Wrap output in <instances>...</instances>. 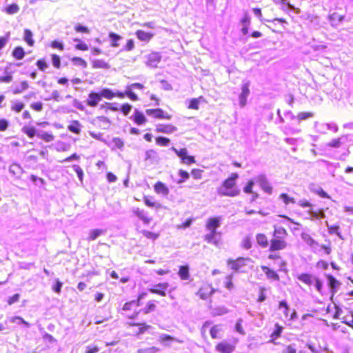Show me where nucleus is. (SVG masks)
<instances>
[{
  "label": "nucleus",
  "instance_id": "f257e3e1",
  "mask_svg": "<svg viewBox=\"0 0 353 353\" xmlns=\"http://www.w3.org/2000/svg\"><path fill=\"white\" fill-rule=\"evenodd\" d=\"M239 178L237 173H232L229 178L225 179L217 192L221 196H236L240 194V190L236 187V180Z\"/></svg>",
  "mask_w": 353,
  "mask_h": 353
},
{
  "label": "nucleus",
  "instance_id": "f03ea898",
  "mask_svg": "<svg viewBox=\"0 0 353 353\" xmlns=\"http://www.w3.org/2000/svg\"><path fill=\"white\" fill-rule=\"evenodd\" d=\"M115 93L108 88L103 89L99 93H90V105H96L101 100V97L111 99L115 97Z\"/></svg>",
  "mask_w": 353,
  "mask_h": 353
},
{
  "label": "nucleus",
  "instance_id": "7ed1b4c3",
  "mask_svg": "<svg viewBox=\"0 0 353 353\" xmlns=\"http://www.w3.org/2000/svg\"><path fill=\"white\" fill-rule=\"evenodd\" d=\"M314 126L316 128V130L317 132L321 134H325L327 130L332 131L333 132L336 133L339 130L338 125L334 123H318L316 122L314 124Z\"/></svg>",
  "mask_w": 353,
  "mask_h": 353
},
{
  "label": "nucleus",
  "instance_id": "20e7f679",
  "mask_svg": "<svg viewBox=\"0 0 353 353\" xmlns=\"http://www.w3.org/2000/svg\"><path fill=\"white\" fill-rule=\"evenodd\" d=\"M171 150L174 151L179 157L181 158L182 163L191 165L195 162L194 157L188 155V150L186 148H181L179 150L174 147H172Z\"/></svg>",
  "mask_w": 353,
  "mask_h": 353
},
{
  "label": "nucleus",
  "instance_id": "39448f33",
  "mask_svg": "<svg viewBox=\"0 0 353 353\" xmlns=\"http://www.w3.org/2000/svg\"><path fill=\"white\" fill-rule=\"evenodd\" d=\"M301 237L314 252H316L320 250L319 243L315 241L308 233L302 232Z\"/></svg>",
  "mask_w": 353,
  "mask_h": 353
},
{
  "label": "nucleus",
  "instance_id": "423d86ee",
  "mask_svg": "<svg viewBox=\"0 0 353 353\" xmlns=\"http://www.w3.org/2000/svg\"><path fill=\"white\" fill-rule=\"evenodd\" d=\"M146 65L152 68H157L161 60V56L160 53L157 52H151L146 57Z\"/></svg>",
  "mask_w": 353,
  "mask_h": 353
},
{
  "label": "nucleus",
  "instance_id": "0eeeda50",
  "mask_svg": "<svg viewBox=\"0 0 353 353\" xmlns=\"http://www.w3.org/2000/svg\"><path fill=\"white\" fill-rule=\"evenodd\" d=\"M255 181L259 183L261 189L266 193L270 194L272 192V187L268 182L264 174H261L255 178Z\"/></svg>",
  "mask_w": 353,
  "mask_h": 353
},
{
  "label": "nucleus",
  "instance_id": "6e6552de",
  "mask_svg": "<svg viewBox=\"0 0 353 353\" xmlns=\"http://www.w3.org/2000/svg\"><path fill=\"white\" fill-rule=\"evenodd\" d=\"M237 341V340H235L233 343L223 341L216 346V349L220 353H231L234 350Z\"/></svg>",
  "mask_w": 353,
  "mask_h": 353
},
{
  "label": "nucleus",
  "instance_id": "1a4fd4ad",
  "mask_svg": "<svg viewBox=\"0 0 353 353\" xmlns=\"http://www.w3.org/2000/svg\"><path fill=\"white\" fill-rule=\"evenodd\" d=\"M250 83L248 81L243 83L241 86V92L239 94V105L243 108L247 103V99L250 94Z\"/></svg>",
  "mask_w": 353,
  "mask_h": 353
},
{
  "label": "nucleus",
  "instance_id": "9d476101",
  "mask_svg": "<svg viewBox=\"0 0 353 353\" xmlns=\"http://www.w3.org/2000/svg\"><path fill=\"white\" fill-rule=\"evenodd\" d=\"M287 247V243L285 239L274 237L270 241V250L276 251L283 250Z\"/></svg>",
  "mask_w": 353,
  "mask_h": 353
},
{
  "label": "nucleus",
  "instance_id": "9b49d317",
  "mask_svg": "<svg viewBox=\"0 0 353 353\" xmlns=\"http://www.w3.org/2000/svg\"><path fill=\"white\" fill-rule=\"evenodd\" d=\"M145 113L148 116H151L154 118H157V119H170L171 118L170 115H169L168 113H165L163 110H161L160 108L147 109L145 111Z\"/></svg>",
  "mask_w": 353,
  "mask_h": 353
},
{
  "label": "nucleus",
  "instance_id": "f8f14e48",
  "mask_svg": "<svg viewBox=\"0 0 353 353\" xmlns=\"http://www.w3.org/2000/svg\"><path fill=\"white\" fill-rule=\"evenodd\" d=\"M168 286L169 284L168 283H159L154 285L152 288H150L149 291L152 294L165 296L166 295L165 290L168 289Z\"/></svg>",
  "mask_w": 353,
  "mask_h": 353
},
{
  "label": "nucleus",
  "instance_id": "ddd939ff",
  "mask_svg": "<svg viewBox=\"0 0 353 353\" xmlns=\"http://www.w3.org/2000/svg\"><path fill=\"white\" fill-rule=\"evenodd\" d=\"M221 216L210 217L206 223V229L209 231H216V228L221 225Z\"/></svg>",
  "mask_w": 353,
  "mask_h": 353
},
{
  "label": "nucleus",
  "instance_id": "4468645a",
  "mask_svg": "<svg viewBox=\"0 0 353 353\" xmlns=\"http://www.w3.org/2000/svg\"><path fill=\"white\" fill-rule=\"evenodd\" d=\"M132 212L139 219L143 222V223L149 224L150 223L151 218L148 217V213L145 210L139 208H133Z\"/></svg>",
  "mask_w": 353,
  "mask_h": 353
},
{
  "label": "nucleus",
  "instance_id": "2eb2a0df",
  "mask_svg": "<svg viewBox=\"0 0 353 353\" xmlns=\"http://www.w3.org/2000/svg\"><path fill=\"white\" fill-rule=\"evenodd\" d=\"M156 130L160 133L172 134L177 130V128L171 124H159L157 126Z\"/></svg>",
  "mask_w": 353,
  "mask_h": 353
},
{
  "label": "nucleus",
  "instance_id": "dca6fc26",
  "mask_svg": "<svg viewBox=\"0 0 353 353\" xmlns=\"http://www.w3.org/2000/svg\"><path fill=\"white\" fill-rule=\"evenodd\" d=\"M154 190L156 193L167 196L169 194L168 188L162 182L158 181L154 185Z\"/></svg>",
  "mask_w": 353,
  "mask_h": 353
},
{
  "label": "nucleus",
  "instance_id": "f3484780",
  "mask_svg": "<svg viewBox=\"0 0 353 353\" xmlns=\"http://www.w3.org/2000/svg\"><path fill=\"white\" fill-rule=\"evenodd\" d=\"M246 259L244 258H239L236 260H228V264L230 265L231 269L237 271L239 270L241 267L244 266L245 261H246Z\"/></svg>",
  "mask_w": 353,
  "mask_h": 353
},
{
  "label": "nucleus",
  "instance_id": "a211bd4d",
  "mask_svg": "<svg viewBox=\"0 0 353 353\" xmlns=\"http://www.w3.org/2000/svg\"><path fill=\"white\" fill-rule=\"evenodd\" d=\"M135 34L139 40L145 43H148L154 37V34L139 30L135 32Z\"/></svg>",
  "mask_w": 353,
  "mask_h": 353
},
{
  "label": "nucleus",
  "instance_id": "6ab92c4d",
  "mask_svg": "<svg viewBox=\"0 0 353 353\" xmlns=\"http://www.w3.org/2000/svg\"><path fill=\"white\" fill-rule=\"evenodd\" d=\"M205 240L214 245H218L219 242V233L216 231H210V233L205 236Z\"/></svg>",
  "mask_w": 353,
  "mask_h": 353
},
{
  "label": "nucleus",
  "instance_id": "aec40b11",
  "mask_svg": "<svg viewBox=\"0 0 353 353\" xmlns=\"http://www.w3.org/2000/svg\"><path fill=\"white\" fill-rule=\"evenodd\" d=\"M214 292V290L210 287V286H205L203 288H201L197 294L199 296V297L201 299L205 300L208 297H210Z\"/></svg>",
  "mask_w": 353,
  "mask_h": 353
},
{
  "label": "nucleus",
  "instance_id": "412c9836",
  "mask_svg": "<svg viewBox=\"0 0 353 353\" xmlns=\"http://www.w3.org/2000/svg\"><path fill=\"white\" fill-rule=\"evenodd\" d=\"M346 140L347 136H341L337 139H332L327 143V145L330 148H339L341 147Z\"/></svg>",
  "mask_w": 353,
  "mask_h": 353
},
{
  "label": "nucleus",
  "instance_id": "4be33fe9",
  "mask_svg": "<svg viewBox=\"0 0 353 353\" xmlns=\"http://www.w3.org/2000/svg\"><path fill=\"white\" fill-rule=\"evenodd\" d=\"M12 56L15 60L19 61L25 57L26 52L21 46H18L13 49Z\"/></svg>",
  "mask_w": 353,
  "mask_h": 353
},
{
  "label": "nucleus",
  "instance_id": "5701e85b",
  "mask_svg": "<svg viewBox=\"0 0 353 353\" xmlns=\"http://www.w3.org/2000/svg\"><path fill=\"white\" fill-rule=\"evenodd\" d=\"M131 118L139 125H141L146 122L145 117L138 110H134V114Z\"/></svg>",
  "mask_w": 353,
  "mask_h": 353
},
{
  "label": "nucleus",
  "instance_id": "b1692460",
  "mask_svg": "<svg viewBox=\"0 0 353 353\" xmlns=\"http://www.w3.org/2000/svg\"><path fill=\"white\" fill-rule=\"evenodd\" d=\"M310 190L320 196L321 198H330V196L325 192L320 186L312 184L310 186Z\"/></svg>",
  "mask_w": 353,
  "mask_h": 353
},
{
  "label": "nucleus",
  "instance_id": "393cba45",
  "mask_svg": "<svg viewBox=\"0 0 353 353\" xmlns=\"http://www.w3.org/2000/svg\"><path fill=\"white\" fill-rule=\"evenodd\" d=\"M273 236L276 238L285 239L286 236H288V232L283 227H274Z\"/></svg>",
  "mask_w": 353,
  "mask_h": 353
},
{
  "label": "nucleus",
  "instance_id": "a878e982",
  "mask_svg": "<svg viewBox=\"0 0 353 353\" xmlns=\"http://www.w3.org/2000/svg\"><path fill=\"white\" fill-rule=\"evenodd\" d=\"M261 269L268 279H271L274 281H278L279 279V275L270 268L266 266H262Z\"/></svg>",
  "mask_w": 353,
  "mask_h": 353
},
{
  "label": "nucleus",
  "instance_id": "bb28decb",
  "mask_svg": "<svg viewBox=\"0 0 353 353\" xmlns=\"http://www.w3.org/2000/svg\"><path fill=\"white\" fill-rule=\"evenodd\" d=\"M109 38L110 41V46L113 48H117L119 46V41L122 39V37L120 35L114 33V32H110L109 34Z\"/></svg>",
  "mask_w": 353,
  "mask_h": 353
},
{
  "label": "nucleus",
  "instance_id": "cd10ccee",
  "mask_svg": "<svg viewBox=\"0 0 353 353\" xmlns=\"http://www.w3.org/2000/svg\"><path fill=\"white\" fill-rule=\"evenodd\" d=\"M93 68L109 69L110 65L103 59H94L92 62Z\"/></svg>",
  "mask_w": 353,
  "mask_h": 353
},
{
  "label": "nucleus",
  "instance_id": "c85d7f7f",
  "mask_svg": "<svg viewBox=\"0 0 353 353\" xmlns=\"http://www.w3.org/2000/svg\"><path fill=\"white\" fill-rule=\"evenodd\" d=\"M32 37V33L29 29L24 30V41L30 47H32L34 44V41Z\"/></svg>",
  "mask_w": 353,
  "mask_h": 353
},
{
  "label": "nucleus",
  "instance_id": "c756f323",
  "mask_svg": "<svg viewBox=\"0 0 353 353\" xmlns=\"http://www.w3.org/2000/svg\"><path fill=\"white\" fill-rule=\"evenodd\" d=\"M283 327L279 325L278 323L275 325V330L271 334V339L270 340V343H274V340L278 339L282 332Z\"/></svg>",
  "mask_w": 353,
  "mask_h": 353
},
{
  "label": "nucleus",
  "instance_id": "7c9ffc66",
  "mask_svg": "<svg viewBox=\"0 0 353 353\" xmlns=\"http://www.w3.org/2000/svg\"><path fill=\"white\" fill-rule=\"evenodd\" d=\"M145 160H150L151 163H154L158 159L157 152L154 150H148L145 152Z\"/></svg>",
  "mask_w": 353,
  "mask_h": 353
},
{
  "label": "nucleus",
  "instance_id": "2f4dec72",
  "mask_svg": "<svg viewBox=\"0 0 353 353\" xmlns=\"http://www.w3.org/2000/svg\"><path fill=\"white\" fill-rule=\"evenodd\" d=\"M25 107V104L21 101H17L12 103L10 109L15 113L21 112Z\"/></svg>",
  "mask_w": 353,
  "mask_h": 353
},
{
  "label": "nucleus",
  "instance_id": "473e14b6",
  "mask_svg": "<svg viewBox=\"0 0 353 353\" xmlns=\"http://www.w3.org/2000/svg\"><path fill=\"white\" fill-rule=\"evenodd\" d=\"M257 243L263 248H266L268 245V241L266 236L263 234H258L256 235Z\"/></svg>",
  "mask_w": 353,
  "mask_h": 353
},
{
  "label": "nucleus",
  "instance_id": "72a5a7b5",
  "mask_svg": "<svg viewBox=\"0 0 353 353\" xmlns=\"http://www.w3.org/2000/svg\"><path fill=\"white\" fill-rule=\"evenodd\" d=\"M179 275L182 280H188L189 279V268L188 266H181Z\"/></svg>",
  "mask_w": 353,
  "mask_h": 353
},
{
  "label": "nucleus",
  "instance_id": "f704fd0d",
  "mask_svg": "<svg viewBox=\"0 0 353 353\" xmlns=\"http://www.w3.org/2000/svg\"><path fill=\"white\" fill-rule=\"evenodd\" d=\"M68 130L75 134H79L81 132V125L77 121H72L68 127Z\"/></svg>",
  "mask_w": 353,
  "mask_h": 353
},
{
  "label": "nucleus",
  "instance_id": "c9c22d12",
  "mask_svg": "<svg viewBox=\"0 0 353 353\" xmlns=\"http://www.w3.org/2000/svg\"><path fill=\"white\" fill-rule=\"evenodd\" d=\"M22 131L30 139L33 138L36 134V129L32 126H24L22 128Z\"/></svg>",
  "mask_w": 353,
  "mask_h": 353
},
{
  "label": "nucleus",
  "instance_id": "e433bc0d",
  "mask_svg": "<svg viewBox=\"0 0 353 353\" xmlns=\"http://www.w3.org/2000/svg\"><path fill=\"white\" fill-rule=\"evenodd\" d=\"M173 341H176L177 342L182 343V341H178L176 339H174V337H172L170 335H168L166 334H161L159 336V341L161 343H165L166 342Z\"/></svg>",
  "mask_w": 353,
  "mask_h": 353
},
{
  "label": "nucleus",
  "instance_id": "4c0bfd02",
  "mask_svg": "<svg viewBox=\"0 0 353 353\" xmlns=\"http://www.w3.org/2000/svg\"><path fill=\"white\" fill-rule=\"evenodd\" d=\"M19 7L17 3H12L5 8V11L8 14H14L18 12Z\"/></svg>",
  "mask_w": 353,
  "mask_h": 353
},
{
  "label": "nucleus",
  "instance_id": "58836bf2",
  "mask_svg": "<svg viewBox=\"0 0 353 353\" xmlns=\"http://www.w3.org/2000/svg\"><path fill=\"white\" fill-rule=\"evenodd\" d=\"M328 284L332 289V292L339 285V282L332 276H327Z\"/></svg>",
  "mask_w": 353,
  "mask_h": 353
},
{
  "label": "nucleus",
  "instance_id": "ea45409f",
  "mask_svg": "<svg viewBox=\"0 0 353 353\" xmlns=\"http://www.w3.org/2000/svg\"><path fill=\"white\" fill-rule=\"evenodd\" d=\"M299 281L307 285H311L312 283V276L308 274H302L298 276Z\"/></svg>",
  "mask_w": 353,
  "mask_h": 353
},
{
  "label": "nucleus",
  "instance_id": "a19ab883",
  "mask_svg": "<svg viewBox=\"0 0 353 353\" xmlns=\"http://www.w3.org/2000/svg\"><path fill=\"white\" fill-rule=\"evenodd\" d=\"M327 226L328 228V232L330 234H336L340 239H343L342 235L339 232V227L338 225H329L327 223Z\"/></svg>",
  "mask_w": 353,
  "mask_h": 353
},
{
  "label": "nucleus",
  "instance_id": "79ce46f5",
  "mask_svg": "<svg viewBox=\"0 0 353 353\" xmlns=\"http://www.w3.org/2000/svg\"><path fill=\"white\" fill-rule=\"evenodd\" d=\"M221 331V327L220 325H214L210 330V335L212 338L216 339L219 338V333Z\"/></svg>",
  "mask_w": 353,
  "mask_h": 353
},
{
  "label": "nucleus",
  "instance_id": "37998d69",
  "mask_svg": "<svg viewBox=\"0 0 353 353\" xmlns=\"http://www.w3.org/2000/svg\"><path fill=\"white\" fill-rule=\"evenodd\" d=\"M279 198L283 201L285 205H288L290 203H295L296 201L294 198L290 197L287 194L282 193L280 194Z\"/></svg>",
  "mask_w": 353,
  "mask_h": 353
},
{
  "label": "nucleus",
  "instance_id": "c03bdc74",
  "mask_svg": "<svg viewBox=\"0 0 353 353\" xmlns=\"http://www.w3.org/2000/svg\"><path fill=\"white\" fill-rule=\"evenodd\" d=\"M241 246L246 250H249L252 248L251 237L250 236H246L243 239Z\"/></svg>",
  "mask_w": 353,
  "mask_h": 353
},
{
  "label": "nucleus",
  "instance_id": "a18cd8bd",
  "mask_svg": "<svg viewBox=\"0 0 353 353\" xmlns=\"http://www.w3.org/2000/svg\"><path fill=\"white\" fill-rule=\"evenodd\" d=\"M143 200L145 204L148 207H155L157 208H160L161 207V204L153 201L151 198L148 196H145Z\"/></svg>",
  "mask_w": 353,
  "mask_h": 353
},
{
  "label": "nucleus",
  "instance_id": "49530a36",
  "mask_svg": "<svg viewBox=\"0 0 353 353\" xmlns=\"http://www.w3.org/2000/svg\"><path fill=\"white\" fill-rule=\"evenodd\" d=\"M51 58H52V63L53 66L54 68H56L57 69H59L61 68L60 57L56 54H52L51 55Z\"/></svg>",
  "mask_w": 353,
  "mask_h": 353
},
{
  "label": "nucleus",
  "instance_id": "de8ad7c7",
  "mask_svg": "<svg viewBox=\"0 0 353 353\" xmlns=\"http://www.w3.org/2000/svg\"><path fill=\"white\" fill-rule=\"evenodd\" d=\"M170 141L169 139L163 137H159L156 138L157 144L161 146H168L170 143Z\"/></svg>",
  "mask_w": 353,
  "mask_h": 353
},
{
  "label": "nucleus",
  "instance_id": "09e8293b",
  "mask_svg": "<svg viewBox=\"0 0 353 353\" xmlns=\"http://www.w3.org/2000/svg\"><path fill=\"white\" fill-rule=\"evenodd\" d=\"M329 18H330V21L332 23H335L336 21L341 23L344 19V16L339 15V14L334 12V13L332 14L331 15H330Z\"/></svg>",
  "mask_w": 353,
  "mask_h": 353
},
{
  "label": "nucleus",
  "instance_id": "8fccbe9b",
  "mask_svg": "<svg viewBox=\"0 0 353 353\" xmlns=\"http://www.w3.org/2000/svg\"><path fill=\"white\" fill-rule=\"evenodd\" d=\"M36 65H37V68H39V70H40L41 71H43V72L45 71L48 67V64L44 59L37 60L36 62Z\"/></svg>",
  "mask_w": 353,
  "mask_h": 353
},
{
  "label": "nucleus",
  "instance_id": "3c124183",
  "mask_svg": "<svg viewBox=\"0 0 353 353\" xmlns=\"http://www.w3.org/2000/svg\"><path fill=\"white\" fill-rule=\"evenodd\" d=\"M232 278H233L232 274H229L225 277V287L229 290H231L234 287V285L232 283Z\"/></svg>",
  "mask_w": 353,
  "mask_h": 353
},
{
  "label": "nucleus",
  "instance_id": "603ef678",
  "mask_svg": "<svg viewBox=\"0 0 353 353\" xmlns=\"http://www.w3.org/2000/svg\"><path fill=\"white\" fill-rule=\"evenodd\" d=\"M42 140L46 142H50L54 139V136L51 133L43 132L40 134H37Z\"/></svg>",
  "mask_w": 353,
  "mask_h": 353
},
{
  "label": "nucleus",
  "instance_id": "864d4df0",
  "mask_svg": "<svg viewBox=\"0 0 353 353\" xmlns=\"http://www.w3.org/2000/svg\"><path fill=\"white\" fill-rule=\"evenodd\" d=\"M313 116H314V114L312 112H300L299 114H298L297 119L299 121H302V120L307 119L309 118H312V117H313Z\"/></svg>",
  "mask_w": 353,
  "mask_h": 353
},
{
  "label": "nucleus",
  "instance_id": "5fc2aeb1",
  "mask_svg": "<svg viewBox=\"0 0 353 353\" xmlns=\"http://www.w3.org/2000/svg\"><path fill=\"white\" fill-rule=\"evenodd\" d=\"M179 175L181 177V179H179V181H177V183L178 184H180V183H183L185 180H187L190 175H189V173L187 172L185 170H179Z\"/></svg>",
  "mask_w": 353,
  "mask_h": 353
},
{
  "label": "nucleus",
  "instance_id": "6e6d98bb",
  "mask_svg": "<svg viewBox=\"0 0 353 353\" xmlns=\"http://www.w3.org/2000/svg\"><path fill=\"white\" fill-rule=\"evenodd\" d=\"M104 233V231L101 229L93 230L90 232V239L94 240L100 235Z\"/></svg>",
  "mask_w": 353,
  "mask_h": 353
},
{
  "label": "nucleus",
  "instance_id": "4d7b16f0",
  "mask_svg": "<svg viewBox=\"0 0 353 353\" xmlns=\"http://www.w3.org/2000/svg\"><path fill=\"white\" fill-rule=\"evenodd\" d=\"M279 309H283V314L286 318L289 316V307L285 301H282L279 303Z\"/></svg>",
  "mask_w": 353,
  "mask_h": 353
},
{
  "label": "nucleus",
  "instance_id": "13d9d810",
  "mask_svg": "<svg viewBox=\"0 0 353 353\" xmlns=\"http://www.w3.org/2000/svg\"><path fill=\"white\" fill-rule=\"evenodd\" d=\"M202 97H199V99H193L190 101V104L188 105V108L193 109V110H198L199 109V100Z\"/></svg>",
  "mask_w": 353,
  "mask_h": 353
},
{
  "label": "nucleus",
  "instance_id": "bf43d9fd",
  "mask_svg": "<svg viewBox=\"0 0 353 353\" xmlns=\"http://www.w3.org/2000/svg\"><path fill=\"white\" fill-rule=\"evenodd\" d=\"M134 48V43L132 39H128L125 46L122 48L123 51H132Z\"/></svg>",
  "mask_w": 353,
  "mask_h": 353
},
{
  "label": "nucleus",
  "instance_id": "052dcab7",
  "mask_svg": "<svg viewBox=\"0 0 353 353\" xmlns=\"http://www.w3.org/2000/svg\"><path fill=\"white\" fill-rule=\"evenodd\" d=\"M159 351V349L156 347H151L145 349H141L138 350V353H157Z\"/></svg>",
  "mask_w": 353,
  "mask_h": 353
},
{
  "label": "nucleus",
  "instance_id": "680f3d73",
  "mask_svg": "<svg viewBox=\"0 0 353 353\" xmlns=\"http://www.w3.org/2000/svg\"><path fill=\"white\" fill-rule=\"evenodd\" d=\"M242 323H243V320L241 319H239L236 323L235 330L239 334H241L242 335H245V332L243 329Z\"/></svg>",
  "mask_w": 353,
  "mask_h": 353
},
{
  "label": "nucleus",
  "instance_id": "e2e57ef3",
  "mask_svg": "<svg viewBox=\"0 0 353 353\" xmlns=\"http://www.w3.org/2000/svg\"><path fill=\"white\" fill-rule=\"evenodd\" d=\"M227 312H228V310L225 307H216L213 311L214 315H218V316L223 315V314H226Z\"/></svg>",
  "mask_w": 353,
  "mask_h": 353
},
{
  "label": "nucleus",
  "instance_id": "0e129e2a",
  "mask_svg": "<svg viewBox=\"0 0 353 353\" xmlns=\"http://www.w3.org/2000/svg\"><path fill=\"white\" fill-rule=\"evenodd\" d=\"M30 108L34 111L41 112L43 110V103L40 101L32 103L30 104Z\"/></svg>",
  "mask_w": 353,
  "mask_h": 353
},
{
  "label": "nucleus",
  "instance_id": "69168bd1",
  "mask_svg": "<svg viewBox=\"0 0 353 353\" xmlns=\"http://www.w3.org/2000/svg\"><path fill=\"white\" fill-rule=\"evenodd\" d=\"M20 298L19 294H14L12 296L9 297L7 300V303L8 305H11L16 302H18Z\"/></svg>",
  "mask_w": 353,
  "mask_h": 353
},
{
  "label": "nucleus",
  "instance_id": "338daca9",
  "mask_svg": "<svg viewBox=\"0 0 353 353\" xmlns=\"http://www.w3.org/2000/svg\"><path fill=\"white\" fill-rule=\"evenodd\" d=\"M62 285L63 283L57 279L56 280L55 284L52 286V290L57 294H59L61 292Z\"/></svg>",
  "mask_w": 353,
  "mask_h": 353
},
{
  "label": "nucleus",
  "instance_id": "774afa93",
  "mask_svg": "<svg viewBox=\"0 0 353 353\" xmlns=\"http://www.w3.org/2000/svg\"><path fill=\"white\" fill-rule=\"evenodd\" d=\"M254 184V182L252 180L249 181L245 187L244 188V192L247 194H252Z\"/></svg>",
  "mask_w": 353,
  "mask_h": 353
}]
</instances>
